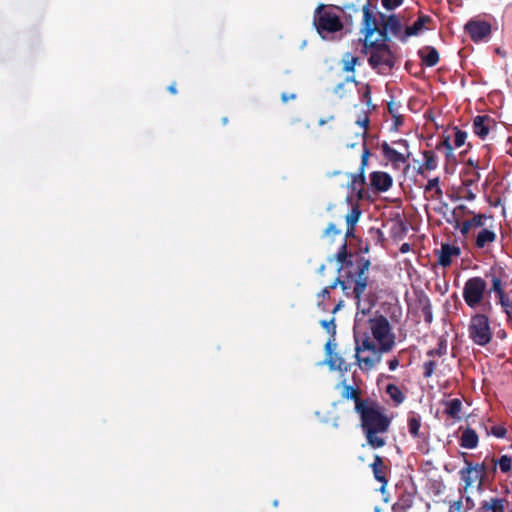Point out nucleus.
<instances>
[{
  "label": "nucleus",
  "mask_w": 512,
  "mask_h": 512,
  "mask_svg": "<svg viewBox=\"0 0 512 512\" xmlns=\"http://www.w3.org/2000/svg\"><path fill=\"white\" fill-rule=\"evenodd\" d=\"M353 275L350 272L345 279L336 277L330 285L324 287L316 296L317 307L323 312L328 311L325 300L331 298V290L337 286L341 287L346 297L355 300L357 313L353 327L354 356L359 368L365 372L372 370L381 361L383 353L392 350L395 341L390 323L385 316L369 317L376 304V298L372 293L365 294L364 282L353 278Z\"/></svg>",
  "instance_id": "obj_1"
},
{
  "label": "nucleus",
  "mask_w": 512,
  "mask_h": 512,
  "mask_svg": "<svg viewBox=\"0 0 512 512\" xmlns=\"http://www.w3.org/2000/svg\"><path fill=\"white\" fill-rule=\"evenodd\" d=\"M362 12V4H319L314 11L313 24L318 34L326 39L329 35L345 30L352 31L355 18Z\"/></svg>",
  "instance_id": "obj_2"
},
{
  "label": "nucleus",
  "mask_w": 512,
  "mask_h": 512,
  "mask_svg": "<svg viewBox=\"0 0 512 512\" xmlns=\"http://www.w3.org/2000/svg\"><path fill=\"white\" fill-rule=\"evenodd\" d=\"M360 32L366 38L369 45H373L372 37L377 33L378 41L387 42L390 40V35L397 37L401 40L402 24L399 18L395 15L386 16L379 12L376 6H370L369 3L362 4V21Z\"/></svg>",
  "instance_id": "obj_3"
},
{
  "label": "nucleus",
  "mask_w": 512,
  "mask_h": 512,
  "mask_svg": "<svg viewBox=\"0 0 512 512\" xmlns=\"http://www.w3.org/2000/svg\"><path fill=\"white\" fill-rule=\"evenodd\" d=\"M356 413L360 416L361 428L367 443L372 448L384 447L386 441L379 434H384L388 431L391 419L384 414L380 405L374 400H369L363 406L359 404Z\"/></svg>",
  "instance_id": "obj_4"
},
{
  "label": "nucleus",
  "mask_w": 512,
  "mask_h": 512,
  "mask_svg": "<svg viewBox=\"0 0 512 512\" xmlns=\"http://www.w3.org/2000/svg\"><path fill=\"white\" fill-rule=\"evenodd\" d=\"M334 259L340 263L337 268V272L339 273L338 278L345 279V277L352 272L354 274L353 278L357 280L360 279L361 282H364V290H367L370 284L369 269L371 262L369 259L363 256L353 257L351 253L348 252L346 240H344L336 255L330 257L328 260L332 262Z\"/></svg>",
  "instance_id": "obj_5"
},
{
  "label": "nucleus",
  "mask_w": 512,
  "mask_h": 512,
  "mask_svg": "<svg viewBox=\"0 0 512 512\" xmlns=\"http://www.w3.org/2000/svg\"><path fill=\"white\" fill-rule=\"evenodd\" d=\"M487 292L486 280L480 276H474L464 283L462 296L469 308H481L483 312L491 313L493 308L491 302L487 299Z\"/></svg>",
  "instance_id": "obj_6"
},
{
  "label": "nucleus",
  "mask_w": 512,
  "mask_h": 512,
  "mask_svg": "<svg viewBox=\"0 0 512 512\" xmlns=\"http://www.w3.org/2000/svg\"><path fill=\"white\" fill-rule=\"evenodd\" d=\"M489 313H475L471 316L468 325L469 338L478 346H486L492 340V330L488 317Z\"/></svg>",
  "instance_id": "obj_7"
},
{
  "label": "nucleus",
  "mask_w": 512,
  "mask_h": 512,
  "mask_svg": "<svg viewBox=\"0 0 512 512\" xmlns=\"http://www.w3.org/2000/svg\"><path fill=\"white\" fill-rule=\"evenodd\" d=\"M373 45H369L366 42V38L364 37L363 45L366 49H373L370 57L368 58V63L373 69L381 70L382 68H386L388 70L394 67V55L390 50L389 46L386 42L378 41V38L372 39Z\"/></svg>",
  "instance_id": "obj_8"
},
{
  "label": "nucleus",
  "mask_w": 512,
  "mask_h": 512,
  "mask_svg": "<svg viewBox=\"0 0 512 512\" xmlns=\"http://www.w3.org/2000/svg\"><path fill=\"white\" fill-rule=\"evenodd\" d=\"M462 455L464 456V467L459 471V476L464 485L460 491L467 493L475 485L478 491L483 490L485 481L477 472V466H474V462L466 458V453H462Z\"/></svg>",
  "instance_id": "obj_9"
},
{
  "label": "nucleus",
  "mask_w": 512,
  "mask_h": 512,
  "mask_svg": "<svg viewBox=\"0 0 512 512\" xmlns=\"http://www.w3.org/2000/svg\"><path fill=\"white\" fill-rule=\"evenodd\" d=\"M370 155V151L368 148L364 147L362 155H361V165L359 167V171L356 174H351V182L350 189L356 193L357 200H364L368 198L367 192L364 189L365 185V167L368 163V158Z\"/></svg>",
  "instance_id": "obj_10"
},
{
  "label": "nucleus",
  "mask_w": 512,
  "mask_h": 512,
  "mask_svg": "<svg viewBox=\"0 0 512 512\" xmlns=\"http://www.w3.org/2000/svg\"><path fill=\"white\" fill-rule=\"evenodd\" d=\"M465 31L474 42L485 41L490 37L491 25L483 20H470L465 25Z\"/></svg>",
  "instance_id": "obj_11"
},
{
  "label": "nucleus",
  "mask_w": 512,
  "mask_h": 512,
  "mask_svg": "<svg viewBox=\"0 0 512 512\" xmlns=\"http://www.w3.org/2000/svg\"><path fill=\"white\" fill-rule=\"evenodd\" d=\"M375 480L381 483L379 491L384 494L388 484V473L390 468L386 465L384 458L378 454L374 455L373 462L369 465Z\"/></svg>",
  "instance_id": "obj_12"
},
{
  "label": "nucleus",
  "mask_w": 512,
  "mask_h": 512,
  "mask_svg": "<svg viewBox=\"0 0 512 512\" xmlns=\"http://www.w3.org/2000/svg\"><path fill=\"white\" fill-rule=\"evenodd\" d=\"M370 186L376 193L388 191L393 185V178L383 171H374L369 175Z\"/></svg>",
  "instance_id": "obj_13"
},
{
  "label": "nucleus",
  "mask_w": 512,
  "mask_h": 512,
  "mask_svg": "<svg viewBox=\"0 0 512 512\" xmlns=\"http://www.w3.org/2000/svg\"><path fill=\"white\" fill-rule=\"evenodd\" d=\"M473 132L480 139L484 140L489 134L492 126H495V121L488 115H477L473 119Z\"/></svg>",
  "instance_id": "obj_14"
},
{
  "label": "nucleus",
  "mask_w": 512,
  "mask_h": 512,
  "mask_svg": "<svg viewBox=\"0 0 512 512\" xmlns=\"http://www.w3.org/2000/svg\"><path fill=\"white\" fill-rule=\"evenodd\" d=\"M507 505L506 498L489 497L480 502L477 512H505Z\"/></svg>",
  "instance_id": "obj_15"
},
{
  "label": "nucleus",
  "mask_w": 512,
  "mask_h": 512,
  "mask_svg": "<svg viewBox=\"0 0 512 512\" xmlns=\"http://www.w3.org/2000/svg\"><path fill=\"white\" fill-rule=\"evenodd\" d=\"M436 253L438 254V264L442 267H448L452 263V257H458L461 253V250L457 246L444 243L441 245V250Z\"/></svg>",
  "instance_id": "obj_16"
},
{
  "label": "nucleus",
  "mask_w": 512,
  "mask_h": 512,
  "mask_svg": "<svg viewBox=\"0 0 512 512\" xmlns=\"http://www.w3.org/2000/svg\"><path fill=\"white\" fill-rule=\"evenodd\" d=\"M381 151L385 159H387L394 168H399L400 164H404L407 161L408 156H404L396 149L391 147L387 142L381 144Z\"/></svg>",
  "instance_id": "obj_17"
},
{
  "label": "nucleus",
  "mask_w": 512,
  "mask_h": 512,
  "mask_svg": "<svg viewBox=\"0 0 512 512\" xmlns=\"http://www.w3.org/2000/svg\"><path fill=\"white\" fill-rule=\"evenodd\" d=\"M422 65L434 67L439 63L440 56L437 49L433 46H424L418 51Z\"/></svg>",
  "instance_id": "obj_18"
},
{
  "label": "nucleus",
  "mask_w": 512,
  "mask_h": 512,
  "mask_svg": "<svg viewBox=\"0 0 512 512\" xmlns=\"http://www.w3.org/2000/svg\"><path fill=\"white\" fill-rule=\"evenodd\" d=\"M421 425H422L421 416L414 411L409 412L408 417H407V426H408V432L412 438L420 439V438L425 437L424 434L421 433V431H420Z\"/></svg>",
  "instance_id": "obj_19"
},
{
  "label": "nucleus",
  "mask_w": 512,
  "mask_h": 512,
  "mask_svg": "<svg viewBox=\"0 0 512 512\" xmlns=\"http://www.w3.org/2000/svg\"><path fill=\"white\" fill-rule=\"evenodd\" d=\"M430 22H432V18L430 16L420 15L411 26H408L405 29L404 34L401 37V41L405 42L408 37L417 35L425 27V25Z\"/></svg>",
  "instance_id": "obj_20"
},
{
  "label": "nucleus",
  "mask_w": 512,
  "mask_h": 512,
  "mask_svg": "<svg viewBox=\"0 0 512 512\" xmlns=\"http://www.w3.org/2000/svg\"><path fill=\"white\" fill-rule=\"evenodd\" d=\"M497 240V234L494 230L489 228L481 229L475 238V247L478 249H483L491 244H493Z\"/></svg>",
  "instance_id": "obj_21"
},
{
  "label": "nucleus",
  "mask_w": 512,
  "mask_h": 512,
  "mask_svg": "<svg viewBox=\"0 0 512 512\" xmlns=\"http://www.w3.org/2000/svg\"><path fill=\"white\" fill-rule=\"evenodd\" d=\"M422 155L423 164L417 170L419 175H424L425 171H433L438 167V160L434 151L424 150Z\"/></svg>",
  "instance_id": "obj_22"
},
{
  "label": "nucleus",
  "mask_w": 512,
  "mask_h": 512,
  "mask_svg": "<svg viewBox=\"0 0 512 512\" xmlns=\"http://www.w3.org/2000/svg\"><path fill=\"white\" fill-rule=\"evenodd\" d=\"M341 396L345 399H351L354 401L355 403V412L357 411V406L359 404H362V406L364 404H366L370 399H362L360 397V390L359 388H355L351 385H343V389H342V392H341Z\"/></svg>",
  "instance_id": "obj_23"
},
{
  "label": "nucleus",
  "mask_w": 512,
  "mask_h": 512,
  "mask_svg": "<svg viewBox=\"0 0 512 512\" xmlns=\"http://www.w3.org/2000/svg\"><path fill=\"white\" fill-rule=\"evenodd\" d=\"M414 494L408 491H403L397 502L393 505V512H406L413 506Z\"/></svg>",
  "instance_id": "obj_24"
},
{
  "label": "nucleus",
  "mask_w": 512,
  "mask_h": 512,
  "mask_svg": "<svg viewBox=\"0 0 512 512\" xmlns=\"http://www.w3.org/2000/svg\"><path fill=\"white\" fill-rule=\"evenodd\" d=\"M479 437L476 431L472 428H466L461 435L460 445L466 449H474L477 447Z\"/></svg>",
  "instance_id": "obj_25"
},
{
  "label": "nucleus",
  "mask_w": 512,
  "mask_h": 512,
  "mask_svg": "<svg viewBox=\"0 0 512 512\" xmlns=\"http://www.w3.org/2000/svg\"><path fill=\"white\" fill-rule=\"evenodd\" d=\"M444 413L454 420H460L462 402L458 398L447 400L444 403Z\"/></svg>",
  "instance_id": "obj_26"
},
{
  "label": "nucleus",
  "mask_w": 512,
  "mask_h": 512,
  "mask_svg": "<svg viewBox=\"0 0 512 512\" xmlns=\"http://www.w3.org/2000/svg\"><path fill=\"white\" fill-rule=\"evenodd\" d=\"M326 363L331 370H339L341 372H347L350 370V365L345 363L343 357L334 352L331 353V355H326Z\"/></svg>",
  "instance_id": "obj_27"
},
{
  "label": "nucleus",
  "mask_w": 512,
  "mask_h": 512,
  "mask_svg": "<svg viewBox=\"0 0 512 512\" xmlns=\"http://www.w3.org/2000/svg\"><path fill=\"white\" fill-rule=\"evenodd\" d=\"M361 216V210L358 205L352 207L351 212L345 217L347 223V230L345 237L354 236V228Z\"/></svg>",
  "instance_id": "obj_28"
},
{
  "label": "nucleus",
  "mask_w": 512,
  "mask_h": 512,
  "mask_svg": "<svg viewBox=\"0 0 512 512\" xmlns=\"http://www.w3.org/2000/svg\"><path fill=\"white\" fill-rule=\"evenodd\" d=\"M435 149L438 151H441L444 149L445 157H446L447 161L455 160V155L453 153V146L451 145L449 135L444 136L443 140L436 145Z\"/></svg>",
  "instance_id": "obj_29"
},
{
  "label": "nucleus",
  "mask_w": 512,
  "mask_h": 512,
  "mask_svg": "<svg viewBox=\"0 0 512 512\" xmlns=\"http://www.w3.org/2000/svg\"><path fill=\"white\" fill-rule=\"evenodd\" d=\"M386 393L390 396L395 405H400L405 400V395L400 390V388L395 384H388L386 386Z\"/></svg>",
  "instance_id": "obj_30"
},
{
  "label": "nucleus",
  "mask_w": 512,
  "mask_h": 512,
  "mask_svg": "<svg viewBox=\"0 0 512 512\" xmlns=\"http://www.w3.org/2000/svg\"><path fill=\"white\" fill-rule=\"evenodd\" d=\"M491 292H494L497 297L506 294L504 290V285L502 283V279L499 276L492 275L491 278V287L488 290V296L491 294Z\"/></svg>",
  "instance_id": "obj_31"
},
{
  "label": "nucleus",
  "mask_w": 512,
  "mask_h": 512,
  "mask_svg": "<svg viewBox=\"0 0 512 512\" xmlns=\"http://www.w3.org/2000/svg\"><path fill=\"white\" fill-rule=\"evenodd\" d=\"M359 58L353 56L350 53H346L343 58V71L344 72H354L355 66L358 62Z\"/></svg>",
  "instance_id": "obj_32"
},
{
  "label": "nucleus",
  "mask_w": 512,
  "mask_h": 512,
  "mask_svg": "<svg viewBox=\"0 0 512 512\" xmlns=\"http://www.w3.org/2000/svg\"><path fill=\"white\" fill-rule=\"evenodd\" d=\"M447 353V344L445 341L441 340L438 342L437 347L434 349H430L427 351L426 355L430 358L434 357H442Z\"/></svg>",
  "instance_id": "obj_33"
},
{
  "label": "nucleus",
  "mask_w": 512,
  "mask_h": 512,
  "mask_svg": "<svg viewBox=\"0 0 512 512\" xmlns=\"http://www.w3.org/2000/svg\"><path fill=\"white\" fill-rule=\"evenodd\" d=\"M497 465L502 473H509L512 469V457L502 455L499 460H496Z\"/></svg>",
  "instance_id": "obj_34"
},
{
  "label": "nucleus",
  "mask_w": 512,
  "mask_h": 512,
  "mask_svg": "<svg viewBox=\"0 0 512 512\" xmlns=\"http://www.w3.org/2000/svg\"><path fill=\"white\" fill-rule=\"evenodd\" d=\"M454 131V146L459 148L465 144L467 139V132L459 129L457 126L453 127Z\"/></svg>",
  "instance_id": "obj_35"
},
{
  "label": "nucleus",
  "mask_w": 512,
  "mask_h": 512,
  "mask_svg": "<svg viewBox=\"0 0 512 512\" xmlns=\"http://www.w3.org/2000/svg\"><path fill=\"white\" fill-rule=\"evenodd\" d=\"M439 177H435L432 179H429L426 186H425V192L435 190V194L437 198L441 197L443 192L442 189L439 187Z\"/></svg>",
  "instance_id": "obj_36"
},
{
  "label": "nucleus",
  "mask_w": 512,
  "mask_h": 512,
  "mask_svg": "<svg viewBox=\"0 0 512 512\" xmlns=\"http://www.w3.org/2000/svg\"><path fill=\"white\" fill-rule=\"evenodd\" d=\"M341 234V230L336 227L334 223L328 224V226L324 229L322 233L323 238H328L331 241L334 240V238Z\"/></svg>",
  "instance_id": "obj_37"
},
{
  "label": "nucleus",
  "mask_w": 512,
  "mask_h": 512,
  "mask_svg": "<svg viewBox=\"0 0 512 512\" xmlns=\"http://www.w3.org/2000/svg\"><path fill=\"white\" fill-rule=\"evenodd\" d=\"M431 304L430 298L426 293L421 291L420 293L416 294V306L419 310H422L426 307H429Z\"/></svg>",
  "instance_id": "obj_38"
},
{
  "label": "nucleus",
  "mask_w": 512,
  "mask_h": 512,
  "mask_svg": "<svg viewBox=\"0 0 512 512\" xmlns=\"http://www.w3.org/2000/svg\"><path fill=\"white\" fill-rule=\"evenodd\" d=\"M436 366L437 363L433 359L425 361L422 365L424 378L432 377V375L435 372Z\"/></svg>",
  "instance_id": "obj_39"
},
{
  "label": "nucleus",
  "mask_w": 512,
  "mask_h": 512,
  "mask_svg": "<svg viewBox=\"0 0 512 512\" xmlns=\"http://www.w3.org/2000/svg\"><path fill=\"white\" fill-rule=\"evenodd\" d=\"M474 466H477V472H479L480 476L486 482L489 477V461L485 459L482 463L474 462Z\"/></svg>",
  "instance_id": "obj_40"
},
{
  "label": "nucleus",
  "mask_w": 512,
  "mask_h": 512,
  "mask_svg": "<svg viewBox=\"0 0 512 512\" xmlns=\"http://www.w3.org/2000/svg\"><path fill=\"white\" fill-rule=\"evenodd\" d=\"M487 218H491V216L482 213H473V218L469 219V221L471 222L472 228H479L484 226V220Z\"/></svg>",
  "instance_id": "obj_41"
},
{
  "label": "nucleus",
  "mask_w": 512,
  "mask_h": 512,
  "mask_svg": "<svg viewBox=\"0 0 512 512\" xmlns=\"http://www.w3.org/2000/svg\"><path fill=\"white\" fill-rule=\"evenodd\" d=\"M361 94V101L365 103L367 106L371 105V88L368 84L362 85V88L359 90Z\"/></svg>",
  "instance_id": "obj_42"
},
{
  "label": "nucleus",
  "mask_w": 512,
  "mask_h": 512,
  "mask_svg": "<svg viewBox=\"0 0 512 512\" xmlns=\"http://www.w3.org/2000/svg\"><path fill=\"white\" fill-rule=\"evenodd\" d=\"M321 326L334 338L336 334V324L335 319L332 318L330 320H322L320 322Z\"/></svg>",
  "instance_id": "obj_43"
},
{
  "label": "nucleus",
  "mask_w": 512,
  "mask_h": 512,
  "mask_svg": "<svg viewBox=\"0 0 512 512\" xmlns=\"http://www.w3.org/2000/svg\"><path fill=\"white\" fill-rule=\"evenodd\" d=\"M497 298L499 300V304L503 308L504 313H506V311L512 310V302L509 299V297L507 296V294L501 295Z\"/></svg>",
  "instance_id": "obj_44"
},
{
  "label": "nucleus",
  "mask_w": 512,
  "mask_h": 512,
  "mask_svg": "<svg viewBox=\"0 0 512 512\" xmlns=\"http://www.w3.org/2000/svg\"><path fill=\"white\" fill-rule=\"evenodd\" d=\"M381 2L386 10H394L403 3V0H381Z\"/></svg>",
  "instance_id": "obj_45"
},
{
  "label": "nucleus",
  "mask_w": 512,
  "mask_h": 512,
  "mask_svg": "<svg viewBox=\"0 0 512 512\" xmlns=\"http://www.w3.org/2000/svg\"><path fill=\"white\" fill-rule=\"evenodd\" d=\"M463 507V500L460 498L450 503L448 512H463Z\"/></svg>",
  "instance_id": "obj_46"
},
{
  "label": "nucleus",
  "mask_w": 512,
  "mask_h": 512,
  "mask_svg": "<svg viewBox=\"0 0 512 512\" xmlns=\"http://www.w3.org/2000/svg\"><path fill=\"white\" fill-rule=\"evenodd\" d=\"M491 433L497 438H503L506 436L507 430L502 425H495L491 428Z\"/></svg>",
  "instance_id": "obj_47"
},
{
  "label": "nucleus",
  "mask_w": 512,
  "mask_h": 512,
  "mask_svg": "<svg viewBox=\"0 0 512 512\" xmlns=\"http://www.w3.org/2000/svg\"><path fill=\"white\" fill-rule=\"evenodd\" d=\"M400 108H401L400 102L390 101L387 104V109L391 116L399 114Z\"/></svg>",
  "instance_id": "obj_48"
},
{
  "label": "nucleus",
  "mask_w": 512,
  "mask_h": 512,
  "mask_svg": "<svg viewBox=\"0 0 512 512\" xmlns=\"http://www.w3.org/2000/svg\"><path fill=\"white\" fill-rule=\"evenodd\" d=\"M480 178V174L478 172H474L472 177L465 178L462 180V184L464 187L469 188L473 184H475Z\"/></svg>",
  "instance_id": "obj_49"
},
{
  "label": "nucleus",
  "mask_w": 512,
  "mask_h": 512,
  "mask_svg": "<svg viewBox=\"0 0 512 512\" xmlns=\"http://www.w3.org/2000/svg\"><path fill=\"white\" fill-rule=\"evenodd\" d=\"M446 221L451 224L454 229H458L460 227V219L459 216L456 214V209H454L451 213V216L446 219Z\"/></svg>",
  "instance_id": "obj_50"
},
{
  "label": "nucleus",
  "mask_w": 512,
  "mask_h": 512,
  "mask_svg": "<svg viewBox=\"0 0 512 512\" xmlns=\"http://www.w3.org/2000/svg\"><path fill=\"white\" fill-rule=\"evenodd\" d=\"M421 312L423 313L424 315V321L427 323V324H431L432 321H433V312H432V305H430L429 307H426L424 309L421 310Z\"/></svg>",
  "instance_id": "obj_51"
},
{
  "label": "nucleus",
  "mask_w": 512,
  "mask_h": 512,
  "mask_svg": "<svg viewBox=\"0 0 512 512\" xmlns=\"http://www.w3.org/2000/svg\"><path fill=\"white\" fill-rule=\"evenodd\" d=\"M460 229V233L466 237L469 233V231L472 229V225H471V222L468 220H465L464 222H460V227L458 228Z\"/></svg>",
  "instance_id": "obj_52"
},
{
  "label": "nucleus",
  "mask_w": 512,
  "mask_h": 512,
  "mask_svg": "<svg viewBox=\"0 0 512 512\" xmlns=\"http://www.w3.org/2000/svg\"><path fill=\"white\" fill-rule=\"evenodd\" d=\"M462 198H464L468 201H473V200H475L476 195L471 189L465 187V189H463Z\"/></svg>",
  "instance_id": "obj_53"
},
{
  "label": "nucleus",
  "mask_w": 512,
  "mask_h": 512,
  "mask_svg": "<svg viewBox=\"0 0 512 512\" xmlns=\"http://www.w3.org/2000/svg\"><path fill=\"white\" fill-rule=\"evenodd\" d=\"M392 118L394 120V127H395V129H398L400 126L403 125L404 117L400 113L397 114V115H393Z\"/></svg>",
  "instance_id": "obj_54"
},
{
  "label": "nucleus",
  "mask_w": 512,
  "mask_h": 512,
  "mask_svg": "<svg viewBox=\"0 0 512 512\" xmlns=\"http://www.w3.org/2000/svg\"><path fill=\"white\" fill-rule=\"evenodd\" d=\"M497 463H496V459L495 458H491L489 460V475H492V477L495 475V473L497 472Z\"/></svg>",
  "instance_id": "obj_55"
},
{
  "label": "nucleus",
  "mask_w": 512,
  "mask_h": 512,
  "mask_svg": "<svg viewBox=\"0 0 512 512\" xmlns=\"http://www.w3.org/2000/svg\"><path fill=\"white\" fill-rule=\"evenodd\" d=\"M297 95L295 93L284 92L281 94V100L283 103H287L289 100H295Z\"/></svg>",
  "instance_id": "obj_56"
},
{
  "label": "nucleus",
  "mask_w": 512,
  "mask_h": 512,
  "mask_svg": "<svg viewBox=\"0 0 512 512\" xmlns=\"http://www.w3.org/2000/svg\"><path fill=\"white\" fill-rule=\"evenodd\" d=\"M333 341L334 340L329 339L325 344L326 355H331V353H333V350L336 347V344Z\"/></svg>",
  "instance_id": "obj_57"
},
{
  "label": "nucleus",
  "mask_w": 512,
  "mask_h": 512,
  "mask_svg": "<svg viewBox=\"0 0 512 512\" xmlns=\"http://www.w3.org/2000/svg\"><path fill=\"white\" fill-rule=\"evenodd\" d=\"M399 366V360L397 357H394L388 361V367L390 370H395Z\"/></svg>",
  "instance_id": "obj_58"
},
{
  "label": "nucleus",
  "mask_w": 512,
  "mask_h": 512,
  "mask_svg": "<svg viewBox=\"0 0 512 512\" xmlns=\"http://www.w3.org/2000/svg\"><path fill=\"white\" fill-rule=\"evenodd\" d=\"M344 306V301L342 299H340L338 301V303L335 305V307L332 309V313L335 314L337 313L339 310H341Z\"/></svg>",
  "instance_id": "obj_59"
},
{
  "label": "nucleus",
  "mask_w": 512,
  "mask_h": 512,
  "mask_svg": "<svg viewBox=\"0 0 512 512\" xmlns=\"http://www.w3.org/2000/svg\"><path fill=\"white\" fill-rule=\"evenodd\" d=\"M343 87H344V83L338 84L334 89L335 94L342 97L343 95L341 94V91L343 90Z\"/></svg>",
  "instance_id": "obj_60"
},
{
  "label": "nucleus",
  "mask_w": 512,
  "mask_h": 512,
  "mask_svg": "<svg viewBox=\"0 0 512 512\" xmlns=\"http://www.w3.org/2000/svg\"><path fill=\"white\" fill-rule=\"evenodd\" d=\"M167 89H168V91H169L171 94H173V95L177 94L176 83H172L171 85H169V86H168V88H167Z\"/></svg>",
  "instance_id": "obj_61"
},
{
  "label": "nucleus",
  "mask_w": 512,
  "mask_h": 512,
  "mask_svg": "<svg viewBox=\"0 0 512 512\" xmlns=\"http://www.w3.org/2000/svg\"><path fill=\"white\" fill-rule=\"evenodd\" d=\"M506 316H507V323L510 325V327L512 328V310L511 311H506Z\"/></svg>",
  "instance_id": "obj_62"
},
{
  "label": "nucleus",
  "mask_w": 512,
  "mask_h": 512,
  "mask_svg": "<svg viewBox=\"0 0 512 512\" xmlns=\"http://www.w3.org/2000/svg\"><path fill=\"white\" fill-rule=\"evenodd\" d=\"M398 145L403 146L405 149H408V142L405 139H400L399 141L395 142Z\"/></svg>",
  "instance_id": "obj_63"
},
{
  "label": "nucleus",
  "mask_w": 512,
  "mask_h": 512,
  "mask_svg": "<svg viewBox=\"0 0 512 512\" xmlns=\"http://www.w3.org/2000/svg\"><path fill=\"white\" fill-rule=\"evenodd\" d=\"M325 270H326V266H325L324 264H322V265L318 268L317 272H318V274H320V275H324Z\"/></svg>",
  "instance_id": "obj_64"
}]
</instances>
